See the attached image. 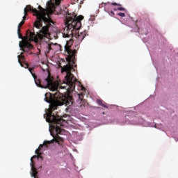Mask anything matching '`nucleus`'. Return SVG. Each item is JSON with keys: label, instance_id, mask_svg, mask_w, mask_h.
Instances as JSON below:
<instances>
[{"label": "nucleus", "instance_id": "obj_1", "mask_svg": "<svg viewBox=\"0 0 178 178\" xmlns=\"http://www.w3.org/2000/svg\"><path fill=\"white\" fill-rule=\"evenodd\" d=\"M30 73L32 74L37 87L40 88H49L51 91H56V93L47 92L44 95V101L49 104V113H47L46 120L48 123H52L56 128L57 134H63L65 129H62L63 126L66 123V120H63L59 115H52V112L57 109L58 106L65 105V106H72L73 105V98L72 97H66L63 94L58 91L59 88V83L54 81V77L51 76V72H48V75L44 81L37 79V75L33 73L34 68H29Z\"/></svg>", "mask_w": 178, "mask_h": 178}, {"label": "nucleus", "instance_id": "obj_2", "mask_svg": "<svg viewBox=\"0 0 178 178\" xmlns=\"http://www.w3.org/2000/svg\"><path fill=\"white\" fill-rule=\"evenodd\" d=\"M25 9H27V12H33L34 16H36L37 21L34 23V27L35 29H40L42 27V29L37 32L36 35L34 29L33 32H29V35L27 36L29 41L38 42V41H45V38L49 40L51 38L49 30L54 27V22L49 17V15L47 14V10L39 6L38 10L31 5L26 6Z\"/></svg>", "mask_w": 178, "mask_h": 178}, {"label": "nucleus", "instance_id": "obj_3", "mask_svg": "<svg viewBox=\"0 0 178 178\" xmlns=\"http://www.w3.org/2000/svg\"><path fill=\"white\" fill-rule=\"evenodd\" d=\"M72 45H73V40L70 39L67 41L65 46V51L68 54V58L67 62L68 63L66 65L61 67V73L65 72L66 76H65V84L68 86V90L74 91L76 88V81L77 79L74 77V75L72 74V70H74L73 68L74 65H76V49L72 50Z\"/></svg>", "mask_w": 178, "mask_h": 178}, {"label": "nucleus", "instance_id": "obj_4", "mask_svg": "<svg viewBox=\"0 0 178 178\" xmlns=\"http://www.w3.org/2000/svg\"><path fill=\"white\" fill-rule=\"evenodd\" d=\"M84 19L83 15L77 16V14L73 13H67L65 17V27L63 33L64 38L71 37L74 34V30H80L81 27V20Z\"/></svg>", "mask_w": 178, "mask_h": 178}, {"label": "nucleus", "instance_id": "obj_5", "mask_svg": "<svg viewBox=\"0 0 178 178\" xmlns=\"http://www.w3.org/2000/svg\"><path fill=\"white\" fill-rule=\"evenodd\" d=\"M54 143H58V145H62V143H63V138H60L58 135H57L53 140H44L43 144L40 145L38 149L35 150V154L37 155H41V153H40V151L44 148V151H47V149H49L52 147V145H54Z\"/></svg>", "mask_w": 178, "mask_h": 178}, {"label": "nucleus", "instance_id": "obj_6", "mask_svg": "<svg viewBox=\"0 0 178 178\" xmlns=\"http://www.w3.org/2000/svg\"><path fill=\"white\" fill-rule=\"evenodd\" d=\"M19 48H21V50L23 51L21 53L20 55L18 56V62L22 65V62H24L26 60V58H24V56H23V54L24 52H29L30 49H33L34 47L33 44H31L29 41L26 40L19 42Z\"/></svg>", "mask_w": 178, "mask_h": 178}, {"label": "nucleus", "instance_id": "obj_7", "mask_svg": "<svg viewBox=\"0 0 178 178\" xmlns=\"http://www.w3.org/2000/svg\"><path fill=\"white\" fill-rule=\"evenodd\" d=\"M38 156H33V157L31 158V177H37V175H38V171H37V168H35V167H34V164H33V162H34V161H33V159H35V158H42V156H40V155L41 154H38ZM40 156V157H39Z\"/></svg>", "mask_w": 178, "mask_h": 178}, {"label": "nucleus", "instance_id": "obj_8", "mask_svg": "<svg viewBox=\"0 0 178 178\" xmlns=\"http://www.w3.org/2000/svg\"><path fill=\"white\" fill-rule=\"evenodd\" d=\"M83 94H78V99H76L77 106H84L86 105V100H84Z\"/></svg>", "mask_w": 178, "mask_h": 178}, {"label": "nucleus", "instance_id": "obj_9", "mask_svg": "<svg viewBox=\"0 0 178 178\" xmlns=\"http://www.w3.org/2000/svg\"><path fill=\"white\" fill-rule=\"evenodd\" d=\"M84 38H86V32H80L78 31V35H77V43L76 45H79L80 44V42H81V41H83V40H84Z\"/></svg>", "mask_w": 178, "mask_h": 178}, {"label": "nucleus", "instance_id": "obj_10", "mask_svg": "<svg viewBox=\"0 0 178 178\" xmlns=\"http://www.w3.org/2000/svg\"><path fill=\"white\" fill-rule=\"evenodd\" d=\"M97 103L100 105V106H103V108H108V104H106V103H104L101 99H97Z\"/></svg>", "mask_w": 178, "mask_h": 178}, {"label": "nucleus", "instance_id": "obj_11", "mask_svg": "<svg viewBox=\"0 0 178 178\" xmlns=\"http://www.w3.org/2000/svg\"><path fill=\"white\" fill-rule=\"evenodd\" d=\"M47 5L48 9L51 10V9H52L54 8V3L52 2H51V1H48L47 3Z\"/></svg>", "mask_w": 178, "mask_h": 178}, {"label": "nucleus", "instance_id": "obj_12", "mask_svg": "<svg viewBox=\"0 0 178 178\" xmlns=\"http://www.w3.org/2000/svg\"><path fill=\"white\" fill-rule=\"evenodd\" d=\"M60 1H62V0H55V4L56 5H60ZM74 2H78L79 1V0H74Z\"/></svg>", "mask_w": 178, "mask_h": 178}, {"label": "nucleus", "instance_id": "obj_13", "mask_svg": "<svg viewBox=\"0 0 178 178\" xmlns=\"http://www.w3.org/2000/svg\"><path fill=\"white\" fill-rule=\"evenodd\" d=\"M114 10H121L122 12H124L126 9L123 7H118L117 8H114Z\"/></svg>", "mask_w": 178, "mask_h": 178}, {"label": "nucleus", "instance_id": "obj_14", "mask_svg": "<svg viewBox=\"0 0 178 178\" xmlns=\"http://www.w3.org/2000/svg\"><path fill=\"white\" fill-rule=\"evenodd\" d=\"M23 24H24V21H22V22H20V23L18 24V26H17L18 32L20 31V27H22V26H23Z\"/></svg>", "mask_w": 178, "mask_h": 178}, {"label": "nucleus", "instance_id": "obj_15", "mask_svg": "<svg viewBox=\"0 0 178 178\" xmlns=\"http://www.w3.org/2000/svg\"><path fill=\"white\" fill-rule=\"evenodd\" d=\"M118 16H120V17H124L126 16V14H124V13H118Z\"/></svg>", "mask_w": 178, "mask_h": 178}, {"label": "nucleus", "instance_id": "obj_16", "mask_svg": "<svg viewBox=\"0 0 178 178\" xmlns=\"http://www.w3.org/2000/svg\"><path fill=\"white\" fill-rule=\"evenodd\" d=\"M17 34H18L19 38H21L22 40H23V35H22V33H20V31H19V30H17Z\"/></svg>", "mask_w": 178, "mask_h": 178}, {"label": "nucleus", "instance_id": "obj_17", "mask_svg": "<svg viewBox=\"0 0 178 178\" xmlns=\"http://www.w3.org/2000/svg\"><path fill=\"white\" fill-rule=\"evenodd\" d=\"M111 5H113V6H122L121 4H118L117 3H112Z\"/></svg>", "mask_w": 178, "mask_h": 178}, {"label": "nucleus", "instance_id": "obj_18", "mask_svg": "<svg viewBox=\"0 0 178 178\" xmlns=\"http://www.w3.org/2000/svg\"><path fill=\"white\" fill-rule=\"evenodd\" d=\"M27 12H29V11H27V8H24V16H27V15H28Z\"/></svg>", "mask_w": 178, "mask_h": 178}, {"label": "nucleus", "instance_id": "obj_19", "mask_svg": "<svg viewBox=\"0 0 178 178\" xmlns=\"http://www.w3.org/2000/svg\"><path fill=\"white\" fill-rule=\"evenodd\" d=\"M47 48L49 51H51V49H52V48L51 47V44H47Z\"/></svg>", "mask_w": 178, "mask_h": 178}, {"label": "nucleus", "instance_id": "obj_20", "mask_svg": "<svg viewBox=\"0 0 178 178\" xmlns=\"http://www.w3.org/2000/svg\"><path fill=\"white\" fill-rule=\"evenodd\" d=\"M22 21H24V22L25 23V22H26V16L24 15Z\"/></svg>", "mask_w": 178, "mask_h": 178}, {"label": "nucleus", "instance_id": "obj_21", "mask_svg": "<svg viewBox=\"0 0 178 178\" xmlns=\"http://www.w3.org/2000/svg\"><path fill=\"white\" fill-rule=\"evenodd\" d=\"M111 15H115V13L113 11H111Z\"/></svg>", "mask_w": 178, "mask_h": 178}, {"label": "nucleus", "instance_id": "obj_22", "mask_svg": "<svg viewBox=\"0 0 178 178\" xmlns=\"http://www.w3.org/2000/svg\"><path fill=\"white\" fill-rule=\"evenodd\" d=\"M60 88H66V86H61Z\"/></svg>", "mask_w": 178, "mask_h": 178}, {"label": "nucleus", "instance_id": "obj_23", "mask_svg": "<svg viewBox=\"0 0 178 178\" xmlns=\"http://www.w3.org/2000/svg\"><path fill=\"white\" fill-rule=\"evenodd\" d=\"M26 67H29V64L26 63Z\"/></svg>", "mask_w": 178, "mask_h": 178}, {"label": "nucleus", "instance_id": "obj_24", "mask_svg": "<svg viewBox=\"0 0 178 178\" xmlns=\"http://www.w3.org/2000/svg\"><path fill=\"white\" fill-rule=\"evenodd\" d=\"M102 114H103V115H105V112H103Z\"/></svg>", "mask_w": 178, "mask_h": 178}]
</instances>
